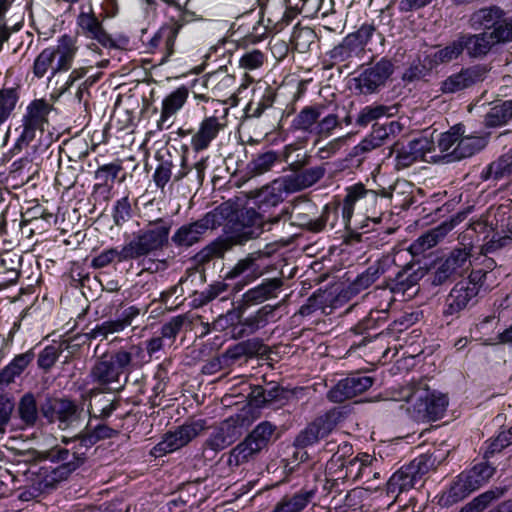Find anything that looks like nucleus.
Wrapping results in <instances>:
<instances>
[{
	"label": "nucleus",
	"mask_w": 512,
	"mask_h": 512,
	"mask_svg": "<svg viewBox=\"0 0 512 512\" xmlns=\"http://www.w3.org/2000/svg\"><path fill=\"white\" fill-rule=\"evenodd\" d=\"M61 442L66 447L56 445L44 452L38 453L40 460H48L57 464L54 468H41L40 476L42 479L40 485L44 489L56 488L60 482L67 480L87 460V452L84 448L80 449L79 440H76V436H64Z\"/></svg>",
	"instance_id": "1"
},
{
	"label": "nucleus",
	"mask_w": 512,
	"mask_h": 512,
	"mask_svg": "<svg viewBox=\"0 0 512 512\" xmlns=\"http://www.w3.org/2000/svg\"><path fill=\"white\" fill-rule=\"evenodd\" d=\"M276 430L275 424L270 421H262L222 457H227V465L230 468L253 462L276 441Z\"/></svg>",
	"instance_id": "2"
},
{
	"label": "nucleus",
	"mask_w": 512,
	"mask_h": 512,
	"mask_svg": "<svg viewBox=\"0 0 512 512\" xmlns=\"http://www.w3.org/2000/svg\"><path fill=\"white\" fill-rule=\"evenodd\" d=\"M465 133V126L459 123L439 135L437 146L443 154L439 156L440 161L451 163L469 158L488 144L485 136L466 135Z\"/></svg>",
	"instance_id": "3"
},
{
	"label": "nucleus",
	"mask_w": 512,
	"mask_h": 512,
	"mask_svg": "<svg viewBox=\"0 0 512 512\" xmlns=\"http://www.w3.org/2000/svg\"><path fill=\"white\" fill-rule=\"evenodd\" d=\"M263 232V226H223L222 234L200 250L195 258L200 264L208 263L213 258H222L233 247L244 246L259 238Z\"/></svg>",
	"instance_id": "4"
},
{
	"label": "nucleus",
	"mask_w": 512,
	"mask_h": 512,
	"mask_svg": "<svg viewBox=\"0 0 512 512\" xmlns=\"http://www.w3.org/2000/svg\"><path fill=\"white\" fill-rule=\"evenodd\" d=\"M375 31L374 25L363 24L358 30L346 35L328 52L331 65L343 64L348 68L361 61L365 55L366 46Z\"/></svg>",
	"instance_id": "5"
},
{
	"label": "nucleus",
	"mask_w": 512,
	"mask_h": 512,
	"mask_svg": "<svg viewBox=\"0 0 512 512\" xmlns=\"http://www.w3.org/2000/svg\"><path fill=\"white\" fill-rule=\"evenodd\" d=\"M437 457L434 454H421L409 464L397 470L387 482V494L398 496L402 492L415 488L423 477L435 468Z\"/></svg>",
	"instance_id": "6"
},
{
	"label": "nucleus",
	"mask_w": 512,
	"mask_h": 512,
	"mask_svg": "<svg viewBox=\"0 0 512 512\" xmlns=\"http://www.w3.org/2000/svg\"><path fill=\"white\" fill-rule=\"evenodd\" d=\"M170 226L143 228L126 238L120 250L123 259H138L161 250L168 244Z\"/></svg>",
	"instance_id": "7"
},
{
	"label": "nucleus",
	"mask_w": 512,
	"mask_h": 512,
	"mask_svg": "<svg viewBox=\"0 0 512 512\" xmlns=\"http://www.w3.org/2000/svg\"><path fill=\"white\" fill-rule=\"evenodd\" d=\"M496 468L488 462H481L471 469L462 472L457 476L446 495L442 496L441 502L444 505L456 503L472 492L485 485L495 474Z\"/></svg>",
	"instance_id": "8"
},
{
	"label": "nucleus",
	"mask_w": 512,
	"mask_h": 512,
	"mask_svg": "<svg viewBox=\"0 0 512 512\" xmlns=\"http://www.w3.org/2000/svg\"><path fill=\"white\" fill-rule=\"evenodd\" d=\"M40 412L48 423H57L61 430L78 427L85 418L84 407L69 398L47 396L40 403Z\"/></svg>",
	"instance_id": "9"
},
{
	"label": "nucleus",
	"mask_w": 512,
	"mask_h": 512,
	"mask_svg": "<svg viewBox=\"0 0 512 512\" xmlns=\"http://www.w3.org/2000/svg\"><path fill=\"white\" fill-rule=\"evenodd\" d=\"M241 217H243L242 220H240L238 206L231 201H227L206 214L205 224H275L290 220L288 211H284L281 216L271 219L254 208L245 209V214L241 212Z\"/></svg>",
	"instance_id": "10"
},
{
	"label": "nucleus",
	"mask_w": 512,
	"mask_h": 512,
	"mask_svg": "<svg viewBox=\"0 0 512 512\" xmlns=\"http://www.w3.org/2000/svg\"><path fill=\"white\" fill-rule=\"evenodd\" d=\"M448 398L428 388L416 390L410 397L407 412L417 422H431L443 417Z\"/></svg>",
	"instance_id": "11"
},
{
	"label": "nucleus",
	"mask_w": 512,
	"mask_h": 512,
	"mask_svg": "<svg viewBox=\"0 0 512 512\" xmlns=\"http://www.w3.org/2000/svg\"><path fill=\"white\" fill-rule=\"evenodd\" d=\"M296 235L288 239H280L268 243L265 249L249 253L245 258L240 259L224 276L225 280H234L240 278L238 284L242 286L254 281L263 274V269L258 260L262 257H268L274 253L278 247H286L291 244Z\"/></svg>",
	"instance_id": "12"
},
{
	"label": "nucleus",
	"mask_w": 512,
	"mask_h": 512,
	"mask_svg": "<svg viewBox=\"0 0 512 512\" xmlns=\"http://www.w3.org/2000/svg\"><path fill=\"white\" fill-rule=\"evenodd\" d=\"M244 417L231 416L217 426L203 443V456L213 459L214 456L232 445L242 435Z\"/></svg>",
	"instance_id": "13"
},
{
	"label": "nucleus",
	"mask_w": 512,
	"mask_h": 512,
	"mask_svg": "<svg viewBox=\"0 0 512 512\" xmlns=\"http://www.w3.org/2000/svg\"><path fill=\"white\" fill-rule=\"evenodd\" d=\"M76 24L79 34L88 39L97 41L105 48L119 49L128 43V39L126 37L113 39L112 36L104 29L102 22L95 15L92 7H88L87 10L84 7H81V11L77 16Z\"/></svg>",
	"instance_id": "14"
},
{
	"label": "nucleus",
	"mask_w": 512,
	"mask_h": 512,
	"mask_svg": "<svg viewBox=\"0 0 512 512\" xmlns=\"http://www.w3.org/2000/svg\"><path fill=\"white\" fill-rule=\"evenodd\" d=\"M206 428L205 420L199 419L179 426L174 431L165 433L162 440L151 449V456L161 457L172 453L198 436Z\"/></svg>",
	"instance_id": "15"
},
{
	"label": "nucleus",
	"mask_w": 512,
	"mask_h": 512,
	"mask_svg": "<svg viewBox=\"0 0 512 512\" xmlns=\"http://www.w3.org/2000/svg\"><path fill=\"white\" fill-rule=\"evenodd\" d=\"M250 389L247 396L248 402L255 408L278 409L285 406L296 395L295 389L283 387L276 382L267 383L265 386H251Z\"/></svg>",
	"instance_id": "16"
},
{
	"label": "nucleus",
	"mask_w": 512,
	"mask_h": 512,
	"mask_svg": "<svg viewBox=\"0 0 512 512\" xmlns=\"http://www.w3.org/2000/svg\"><path fill=\"white\" fill-rule=\"evenodd\" d=\"M394 71L391 60L382 58L372 67L365 69L359 76L352 79L353 88L358 94L369 95L378 91L390 78Z\"/></svg>",
	"instance_id": "17"
},
{
	"label": "nucleus",
	"mask_w": 512,
	"mask_h": 512,
	"mask_svg": "<svg viewBox=\"0 0 512 512\" xmlns=\"http://www.w3.org/2000/svg\"><path fill=\"white\" fill-rule=\"evenodd\" d=\"M490 68L485 64H476L461 68L452 73L440 83V91L443 94H456L483 82Z\"/></svg>",
	"instance_id": "18"
},
{
	"label": "nucleus",
	"mask_w": 512,
	"mask_h": 512,
	"mask_svg": "<svg viewBox=\"0 0 512 512\" xmlns=\"http://www.w3.org/2000/svg\"><path fill=\"white\" fill-rule=\"evenodd\" d=\"M479 287L471 281H460L451 289L446 298L443 317L458 318L460 313L477 303Z\"/></svg>",
	"instance_id": "19"
},
{
	"label": "nucleus",
	"mask_w": 512,
	"mask_h": 512,
	"mask_svg": "<svg viewBox=\"0 0 512 512\" xmlns=\"http://www.w3.org/2000/svg\"><path fill=\"white\" fill-rule=\"evenodd\" d=\"M393 264L394 259L391 256H383L360 273L347 287L342 288L340 297L347 303L351 298L369 288L381 275L388 272Z\"/></svg>",
	"instance_id": "20"
},
{
	"label": "nucleus",
	"mask_w": 512,
	"mask_h": 512,
	"mask_svg": "<svg viewBox=\"0 0 512 512\" xmlns=\"http://www.w3.org/2000/svg\"><path fill=\"white\" fill-rule=\"evenodd\" d=\"M127 370L121 361L117 351L107 352L100 356L90 370L93 383L101 386H109L119 383L120 376Z\"/></svg>",
	"instance_id": "21"
},
{
	"label": "nucleus",
	"mask_w": 512,
	"mask_h": 512,
	"mask_svg": "<svg viewBox=\"0 0 512 512\" xmlns=\"http://www.w3.org/2000/svg\"><path fill=\"white\" fill-rule=\"evenodd\" d=\"M374 384V378L361 372H354L338 381L327 393V398L334 403H341L347 399L364 393Z\"/></svg>",
	"instance_id": "22"
},
{
	"label": "nucleus",
	"mask_w": 512,
	"mask_h": 512,
	"mask_svg": "<svg viewBox=\"0 0 512 512\" xmlns=\"http://www.w3.org/2000/svg\"><path fill=\"white\" fill-rule=\"evenodd\" d=\"M339 416L340 412L331 410L325 415L316 418L299 432L294 440V445L299 448H306L327 437L334 429Z\"/></svg>",
	"instance_id": "23"
},
{
	"label": "nucleus",
	"mask_w": 512,
	"mask_h": 512,
	"mask_svg": "<svg viewBox=\"0 0 512 512\" xmlns=\"http://www.w3.org/2000/svg\"><path fill=\"white\" fill-rule=\"evenodd\" d=\"M433 143L426 137L413 139L407 145L395 143L389 149V156L396 153L395 167L397 170L410 167L415 162L424 159L427 153L431 152Z\"/></svg>",
	"instance_id": "24"
},
{
	"label": "nucleus",
	"mask_w": 512,
	"mask_h": 512,
	"mask_svg": "<svg viewBox=\"0 0 512 512\" xmlns=\"http://www.w3.org/2000/svg\"><path fill=\"white\" fill-rule=\"evenodd\" d=\"M345 303L346 301L340 297V291L318 289L300 307L299 314L307 317L318 310H321L324 314H329L333 309L341 307Z\"/></svg>",
	"instance_id": "25"
},
{
	"label": "nucleus",
	"mask_w": 512,
	"mask_h": 512,
	"mask_svg": "<svg viewBox=\"0 0 512 512\" xmlns=\"http://www.w3.org/2000/svg\"><path fill=\"white\" fill-rule=\"evenodd\" d=\"M427 268L421 266L419 262L409 263L401 268L394 277L386 279V287L393 294L404 295L413 288L426 275Z\"/></svg>",
	"instance_id": "26"
},
{
	"label": "nucleus",
	"mask_w": 512,
	"mask_h": 512,
	"mask_svg": "<svg viewBox=\"0 0 512 512\" xmlns=\"http://www.w3.org/2000/svg\"><path fill=\"white\" fill-rule=\"evenodd\" d=\"M275 310V306L264 305L254 313L246 312V314L243 315L242 322L237 323L236 326L232 328L233 338L242 339L264 328L275 316Z\"/></svg>",
	"instance_id": "27"
},
{
	"label": "nucleus",
	"mask_w": 512,
	"mask_h": 512,
	"mask_svg": "<svg viewBox=\"0 0 512 512\" xmlns=\"http://www.w3.org/2000/svg\"><path fill=\"white\" fill-rule=\"evenodd\" d=\"M190 171L191 169L187 166L186 157L184 155L175 158L169 157L168 159L161 160L155 170L153 179L156 186L163 189L172 176L174 181H180L187 176Z\"/></svg>",
	"instance_id": "28"
},
{
	"label": "nucleus",
	"mask_w": 512,
	"mask_h": 512,
	"mask_svg": "<svg viewBox=\"0 0 512 512\" xmlns=\"http://www.w3.org/2000/svg\"><path fill=\"white\" fill-rule=\"evenodd\" d=\"M284 194H293L286 175L274 179L271 183L250 192L252 198L257 199L261 205L276 206L283 201Z\"/></svg>",
	"instance_id": "29"
},
{
	"label": "nucleus",
	"mask_w": 512,
	"mask_h": 512,
	"mask_svg": "<svg viewBox=\"0 0 512 512\" xmlns=\"http://www.w3.org/2000/svg\"><path fill=\"white\" fill-rule=\"evenodd\" d=\"M53 52L54 66H53V75H56L59 72L68 71L73 64L74 58L78 51L77 40L75 37L70 35H62L58 41L57 45L51 48Z\"/></svg>",
	"instance_id": "30"
},
{
	"label": "nucleus",
	"mask_w": 512,
	"mask_h": 512,
	"mask_svg": "<svg viewBox=\"0 0 512 512\" xmlns=\"http://www.w3.org/2000/svg\"><path fill=\"white\" fill-rule=\"evenodd\" d=\"M182 26L180 21H173L163 25L148 41L149 51L154 52L157 49H161L164 52L162 60L167 59L174 52L175 39Z\"/></svg>",
	"instance_id": "31"
},
{
	"label": "nucleus",
	"mask_w": 512,
	"mask_h": 512,
	"mask_svg": "<svg viewBox=\"0 0 512 512\" xmlns=\"http://www.w3.org/2000/svg\"><path fill=\"white\" fill-rule=\"evenodd\" d=\"M52 106L44 99L33 100L26 108L22 118L23 129L36 134L37 130H44V125L48 123V114Z\"/></svg>",
	"instance_id": "32"
},
{
	"label": "nucleus",
	"mask_w": 512,
	"mask_h": 512,
	"mask_svg": "<svg viewBox=\"0 0 512 512\" xmlns=\"http://www.w3.org/2000/svg\"><path fill=\"white\" fill-rule=\"evenodd\" d=\"M118 435V431L104 423L95 426L91 424V419L85 427L76 434V440H79V447L84 448L86 452L101 440L111 439Z\"/></svg>",
	"instance_id": "33"
},
{
	"label": "nucleus",
	"mask_w": 512,
	"mask_h": 512,
	"mask_svg": "<svg viewBox=\"0 0 512 512\" xmlns=\"http://www.w3.org/2000/svg\"><path fill=\"white\" fill-rule=\"evenodd\" d=\"M505 12L497 5H491L480 8L470 14L468 25L473 30L495 29V26L501 22Z\"/></svg>",
	"instance_id": "34"
},
{
	"label": "nucleus",
	"mask_w": 512,
	"mask_h": 512,
	"mask_svg": "<svg viewBox=\"0 0 512 512\" xmlns=\"http://www.w3.org/2000/svg\"><path fill=\"white\" fill-rule=\"evenodd\" d=\"M460 39L464 50L472 58L486 56L496 44L491 32L486 31L478 34H461Z\"/></svg>",
	"instance_id": "35"
},
{
	"label": "nucleus",
	"mask_w": 512,
	"mask_h": 512,
	"mask_svg": "<svg viewBox=\"0 0 512 512\" xmlns=\"http://www.w3.org/2000/svg\"><path fill=\"white\" fill-rule=\"evenodd\" d=\"M223 125L215 116L205 118L193 135L191 145L194 151H202L210 145V143L217 137Z\"/></svg>",
	"instance_id": "36"
},
{
	"label": "nucleus",
	"mask_w": 512,
	"mask_h": 512,
	"mask_svg": "<svg viewBox=\"0 0 512 512\" xmlns=\"http://www.w3.org/2000/svg\"><path fill=\"white\" fill-rule=\"evenodd\" d=\"M326 174L325 164L304 169L299 173L286 175L293 193L303 191L318 183Z\"/></svg>",
	"instance_id": "37"
},
{
	"label": "nucleus",
	"mask_w": 512,
	"mask_h": 512,
	"mask_svg": "<svg viewBox=\"0 0 512 512\" xmlns=\"http://www.w3.org/2000/svg\"><path fill=\"white\" fill-rule=\"evenodd\" d=\"M282 280L278 278L264 279L258 286L249 289L242 296V301L249 308L250 305L259 304L269 298L275 297L276 292L282 286Z\"/></svg>",
	"instance_id": "38"
},
{
	"label": "nucleus",
	"mask_w": 512,
	"mask_h": 512,
	"mask_svg": "<svg viewBox=\"0 0 512 512\" xmlns=\"http://www.w3.org/2000/svg\"><path fill=\"white\" fill-rule=\"evenodd\" d=\"M324 105H312L304 107L294 118L293 127L297 130L316 135L319 118L324 115Z\"/></svg>",
	"instance_id": "39"
},
{
	"label": "nucleus",
	"mask_w": 512,
	"mask_h": 512,
	"mask_svg": "<svg viewBox=\"0 0 512 512\" xmlns=\"http://www.w3.org/2000/svg\"><path fill=\"white\" fill-rule=\"evenodd\" d=\"M122 169L121 162L109 163L98 167L95 172L97 183L94 185L93 196L103 195L104 199H107L112 188L108 181L109 179L112 181L116 179Z\"/></svg>",
	"instance_id": "40"
},
{
	"label": "nucleus",
	"mask_w": 512,
	"mask_h": 512,
	"mask_svg": "<svg viewBox=\"0 0 512 512\" xmlns=\"http://www.w3.org/2000/svg\"><path fill=\"white\" fill-rule=\"evenodd\" d=\"M379 314H385L384 310H372L361 321H359L351 330L357 335H365L359 342H355L353 347L366 346L373 339H376L382 332L371 334L370 331L379 327Z\"/></svg>",
	"instance_id": "41"
},
{
	"label": "nucleus",
	"mask_w": 512,
	"mask_h": 512,
	"mask_svg": "<svg viewBox=\"0 0 512 512\" xmlns=\"http://www.w3.org/2000/svg\"><path fill=\"white\" fill-rule=\"evenodd\" d=\"M507 492L505 487H493L475 496L464 504L458 512H484Z\"/></svg>",
	"instance_id": "42"
},
{
	"label": "nucleus",
	"mask_w": 512,
	"mask_h": 512,
	"mask_svg": "<svg viewBox=\"0 0 512 512\" xmlns=\"http://www.w3.org/2000/svg\"><path fill=\"white\" fill-rule=\"evenodd\" d=\"M454 226H436L425 234L417 238L409 247L413 257L424 253L426 250L434 247L443 239Z\"/></svg>",
	"instance_id": "43"
},
{
	"label": "nucleus",
	"mask_w": 512,
	"mask_h": 512,
	"mask_svg": "<svg viewBox=\"0 0 512 512\" xmlns=\"http://www.w3.org/2000/svg\"><path fill=\"white\" fill-rule=\"evenodd\" d=\"M314 496V490H301L291 496H284L274 506V512H301L312 502Z\"/></svg>",
	"instance_id": "44"
},
{
	"label": "nucleus",
	"mask_w": 512,
	"mask_h": 512,
	"mask_svg": "<svg viewBox=\"0 0 512 512\" xmlns=\"http://www.w3.org/2000/svg\"><path fill=\"white\" fill-rule=\"evenodd\" d=\"M512 122V99L499 102L492 106L484 116V126L498 128Z\"/></svg>",
	"instance_id": "45"
},
{
	"label": "nucleus",
	"mask_w": 512,
	"mask_h": 512,
	"mask_svg": "<svg viewBox=\"0 0 512 512\" xmlns=\"http://www.w3.org/2000/svg\"><path fill=\"white\" fill-rule=\"evenodd\" d=\"M203 84L215 97H226L234 90L235 78L223 71H215L206 76Z\"/></svg>",
	"instance_id": "46"
},
{
	"label": "nucleus",
	"mask_w": 512,
	"mask_h": 512,
	"mask_svg": "<svg viewBox=\"0 0 512 512\" xmlns=\"http://www.w3.org/2000/svg\"><path fill=\"white\" fill-rule=\"evenodd\" d=\"M464 51L460 36L446 45L445 47L427 55L424 62L428 64L429 68L436 67L441 64L449 63L456 60Z\"/></svg>",
	"instance_id": "47"
},
{
	"label": "nucleus",
	"mask_w": 512,
	"mask_h": 512,
	"mask_svg": "<svg viewBox=\"0 0 512 512\" xmlns=\"http://www.w3.org/2000/svg\"><path fill=\"white\" fill-rule=\"evenodd\" d=\"M17 413L22 423L27 427H34L39 419L40 405L38 406L35 395L25 393L17 405Z\"/></svg>",
	"instance_id": "48"
},
{
	"label": "nucleus",
	"mask_w": 512,
	"mask_h": 512,
	"mask_svg": "<svg viewBox=\"0 0 512 512\" xmlns=\"http://www.w3.org/2000/svg\"><path fill=\"white\" fill-rule=\"evenodd\" d=\"M188 94V88L181 86L163 100L160 121L158 124L159 128L161 127V123L165 122L182 108L188 98Z\"/></svg>",
	"instance_id": "49"
},
{
	"label": "nucleus",
	"mask_w": 512,
	"mask_h": 512,
	"mask_svg": "<svg viewBox=\"0 0 512 512\" xmlns=\"http://www.w3.org/2000/svg\"><path fill=\"white\" fill-rule=\"evenodd\" d=\"M368 195L369 191H367L362 184H357L347 189V194L342 205L339 207L341 209L342 220L345 223L351 221L356 203L367 201Z\"/></svg>",
	"instance_id": "50"
},
{
	"label": "nucleus",
	"mask_w": 512,
	"mask_h": 512,
	"mask_svg": "<svg viewBox=\"0 0 512 512\" xmlns=\"http://www.w3.org/2000/svg\"><path fill=\"white\" fill-rule=\"evenodd\" d=\"M26 351L25 353L16 355L14 359L2 369V377L4 381L7 383H11L14 381L15 377L19 376L25 368L32 362L35 358V348Z\"/></svg>",
	"instance_id": "51"
},
{
	"label": "nucleus",
	"mask_w": 512,
	"mask_h": 512,
	"mask_svg": "<svg viewBox=\"0 0 512 512\" xmlns=\"http://www.w3.org/2000/svg\"><path fill=\"white\" fill-rule=\"evenodd\" d=\"M209 227L216 226H180L171 237V241L178 247H190L200 240Z\"/></svg>",
	"instance_id": "52"
},
{
	"label": "nucleus",
	"mask_w": 512,
	"mask_h": 512,
	"mask_svg": "<svg viewBox=\"0 0 512 512\" xmlns=\"http://www.w3.org/2000/svg\"><path fill=\"white\" fill-rule=\"evenodd\" d=\"M278 160L279 154L275 151H267L259 154L247 167V174L249 175L248 180L269 172Z\"/></svg>",
	"instance_id": "53"
},
{
	"label": "nucleus",
	"mask_w": 512,
	"mask_h": 512,
	"mask_svg": "<svg viewBox=\"0 0 512 512\" xmlns=\"http://www.w3.org/2000/svg\"><path fill=\"white\" fill-rule=\"evenodd\" d=\"M492 234L485 236V243L481 245L480 252L484 255L493 253L498 249L505 247L510 241H512V226H507V230L495 231L493 226Z\"/></svg>",
	"instance_id": "54"
},
{
	"label": "nucleus",
	"mask_w": 512,
	"mask_h": 512,
	"mask_svg": "<svg viewBox=\"0 0 512 512\" xmlns=\"http://www.w3.org/2000/svg\"><path fill=\"white\" fill-rule=\"evenodd\" d=\"M127 372L141 367L146 362V348L141 345H131L127 349L116 350Z\"/></svg>",
	"instance_id": "55"
},
{
	"label": "nucleus",
	"mask_w": 512,
	"mask_h": 512,
	"mask_svg": "<svg viewBox=\"0 0 512 512\" xmlns=\"http://www.w3.org/2000/svg\"><path fill=\"white\" fill-rule=\"evenodd\" d=\"M18 100L19 91L17 88L0 89V125L10 117Z\"/></svg>",
	"instance_id": "56"
},
{
	"label": "nucleus",
	"mask_w": 512,
	"mask_h": 512,
	"mask_svg": "<svg viewBox=\"0 0 512 512\" xmlns=\"http://www.w3.org/2000/svg\"><path fill=\"white\" fill-rule=\"evenodd\" d=\"M53 52L51 48L44 49L34 60L32 72L35 77L43 78L49 71L51 76L49 82L52 81L53 77V66H54Z\"/></svg>",
	"instance_id": "57"
},
{
	"label": "nucleus",
	"mask_w": 512,
	"mask_h": 512,
	"mask_svg": "<svg viewBox=\"0 0 512 512\" xmlns=\"http://www.w3.org/2000/svg\"><path fill=\"white\" fill-rule=\"evenodd\" d=\"M363 459V453H359L357 456L349 460L342 459V456H340L338 460H342L340 464L341 471L345 469L343 478L352 479L353 481L362 480V468H364L365 464Z\"/></svg>",
	"instance_id": "58"
},
{
	"label": "nucleus",
	"mask_w": 512,
	"mask_h": 512,
	"mask_svg": "<svg viewBox=\"0 0 512 512\" xmlns=\"http://www.w3.org/2000/svg\"><path fill=\"white\" fill-rule=\"evenodd\" d=\"M340 235L338 239H341V244H345L347 246H356L360 243H368L371 244L372 238L370 234L372 231H364L359 232L358 230L352 229L351 226H344V228L338 232Z\"/></svg>",
	"instance_id": "59"
},
{
	"label": "nucleus",
	"mask_w": 512,
	"mask_h": 512,
	"mask_svg": "<svg viewBox=\"0 0 512 512\" xmlns=\"http://www.w3.org/2000/svg\"><path fill=\"white\" fill-rule=\"evenodd\" d=\"M512 174V149L492 162L488 167V175L500 179Z\"/></svg>",
	"instance_id": "60"
},
{
	"label": "nucleus",
	"mask_w": 512,
	"mask_h": 512,
	"mask_svg": "<svg viewBox=\"0 0 512 512\" xmlns=\"http://www.w3.org/2000/svg\"><path fill=\"white\" fill-rule=\"evenodd\" d=\"M123 325L118 319L107 320L97 324L89 332L86 333L88 339L101 338L106 339L110 334L118 333L123 331Z\"/></svg>",
	"instance_id": "61"
},
{
	"label": "nucleus",
	"mask_w": 512,
	"mask_h": 512,
	"mask_svg": "<svg viewBox=\"0 0 512 512\" xmlns=\"http://www.w3.org/2000/svg\"><path fill=\"white\" fill-rule=\"evenodd\" d=\"M512 444V432H500L495 438L485 442L484 458L489 459Z\"/></svg>",
	"instance_id": "62"
},
{
	"label": "nucleus",
	"mask_w": 512,
	"mask_h": 512,
	"mask_svg": "<svg viewBox=\"0 0 512 512\" xmlns=\"http://www.w3.org/2000/svg\"><path fill=\"white\" fill-rule=\"evenodd\" d=\"M62 353L59 345H48L38 354L37 365L40 369L48 372L56 363Z\"/></svg>",
	"instance_id": "63"
},
{
	"label": "nucleus",
	"mask_w": 512,
	"mask_h": 512,
	"mask_svg": "<svg viewBox=\"0 0 512 512\" xmlns=\"http://www.w3.org/2000/svg\"><path fill=\"white\" fill-rule=\"evenodd\" d=\"M402 131V125L398 121H389L382 125H374L372 134L375 140L384 145L391 136H396Z\"/></svg>",
	"instance_id": "64"
}]
</instances>
